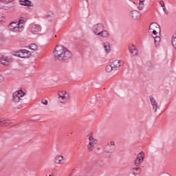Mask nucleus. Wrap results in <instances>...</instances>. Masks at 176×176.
<instances>
[{
    "instance_id": "nucleus-8",
    "label": "nucleus",
    "mask_w": 176,
    "mask_h": 176,
    "mask_svg": "<svg viewBox=\"0 0 176 176\" xmlns=\"http://www.w3.org/2000/svg\"><path fill=\"white\" fill-rule=\"evenodd\" d=\"M19 3L22 6H28V9H34V3L30 0H19Z\"/></svg>"
},
{
    "instance_id": "nucleus-17",
    "label": "nucleus",
    "mask_w": 176,
    "mask_h": 176,
    "mask_svg": "<svg viewBox=\"0 0 176 176\" xmlns=\"http://www.w3.org/2000/svg\"><path fill=\"white\" fill-rule=\"evenodd\" d=\"M12 58H2L1 59V63L3 65H5L6 67H8L10 63H12Z\"/></svg>"
},
{
    "instance_id": "nucleus-4",
    "label": "nucleus",
    "mask_w": 176,
    "mask_h": 176,
    "mask_svg": "<svg viewBox=\"0 0 176 176\" xmlns=\"http://www.w3.org/2000/svg\"><path fill=\"white\" fill-rule=\"evenodd\" d=\"M89 143L87 145V149L89 152H93V150L94 149V146H96V144L98 143V140L93 138V133H90V135L89 137Z\"/></svg>"
},
{
    "instance_id": "nucleus-20",
    "label": "nucleus",
    "mask_w": 176,
    "mask_h": 176,
    "mask_svg": "<svg viewBox=\"0 0 176 176\" xmlns=\"http://www.w3.org/2000/svg\"><path fill=\"white\" fill-rule=\"evenodd\" d=\"M63 159H64V156L56 155L55 157L54 162L56 164H61Z\"/></svg>"
},
{
    "instance_id": "nucleus-30",
    "label": "nucleus",
    "mask_w": 176,
    "mask_h": 176,
    "mask_svg": "<svg viewBox=\"0 0 176 176\" xmlns=\"http://www.w3.org/2000/svg\"><path fill=\"white\" fill-rule=\"evenodd\" d=\"M14 0H4V6H8V3H10L11 2H13Z\"/></svg>"
},
{
    "instance_id": "nucleus-12",
    "label": "nucleus",
    "mask_w": 176,
    "mask_h": 176,
    "mask_svg": "<svg viewBox=\"0 0 176 176\" xmlns=\"http://www.w3.org/2000/svg\"><path fill=\"white\" fill-rule=\"evenodd\" d=\"M151 104L153 107V109L155 112H157V109H159V106H157V102L153 98L152 96H150Z\"/></svg>"
},
{
    "instance_id": "nucleus-10",
    "label": "nucleus",
    "mask_w": 176,
    "mask_h": 176,
    "mask_svg": "<svg viewBox=\"0 0 176 176\" xmlns=\"http://www.w3.org/2000/svg\"><path fill=\"white\" fill-rule=\"evenodd\" d=\"M151 32L154 36H153L155 46H157L160 43V36H157V32L156 30H151Z\"/></svg>"
},
{
    "instance_id": "nucleus-11",
    "label": "nucleus",
    "mask_w": 176,
    "mask_h": 176,
    "mask_svg": "<svg viewBox=\"0 0 176 176\" xmlns=\"http://www.w3.org/2000/svg\"><path fill=\"white\" fill-rule=\"evenodd\" d=\"M129 53L132 54L133 57L138 54V50H137V48L135 47V45L133 44L129 46Z\"/></svg>"
},
{
    "instance_id": "nucleus-9",
    "label": "nucleus",
    "mask_w": 176,
    "mask_h": 176,
    "mask_svg": "<svg viewBox=\"0 0 176 176\" xmlns=\"http://www.w3.org/2000/svg\"><path fill=\"white\" fill-rule=\"evenodd\" d=\"M130 16L133 20H140L141 19V14L137 10H133L130 12Z\"/></svg>"
},
{
    "instance_id": "nucleus-26",
    "label": "nucleus",
    "mask_w": 176,
    "mask_h": 176,
    "mask_svg": "<svg viewBox=\"0 0 176 176\" xmlns=\"http://www.w3.org/2000/svg\"><path fill=\"white\" fill-rule=\"evenodd\" d=\"M105 70L107 71V72H111L112 71H113V67H112V65H107L105 67Z\"/></svg>"
},
{
    "instance_id": "nucleus-21",
    "label": "nucleus",
    "mask_w": 176,
    "mask_h": 176,
    "mask_svg": "<svg viewBox=\"0 0 176 176\" xmlns=\"http://www.w3.org/2000/svg\"><path fill=\"white\" fill-rule=\"evenodd\" d=\"M103 45L106 53H109L111 52V44H109L108 42H106L103 43Z\"/></svg>"
},
{
    "instance_id": "nucleus-25",
    "label": "nucleus",
    "mask_w": 176,
    "mask_h": 176,
    "mask_svg": "<svg viewBox=\"0 0 176 176\" xmlns=\"http://www.w3.org/2000/svg\"><path fill=\"white\" fill-rule=\"evenodd\" d=\"M21 50L19 51H13L12 52V56H15L16 57H20L21 58Z\"/></svg>"
},
{
    "instance_id": "nucleus-38",
    "label": "nucleus",
    "mask_w": 176,
    "mask_h": 176,
    "mask_svg": "<svg viewBox=\"0 0 176 176\" xmlns=\"http://www.w3.org/2000/svg\"><path fill=\"white\" fill-rule=\"evenodd\" d=\"M74 171H75V168H74V169L71 171V173H70V174L69 175V176H72V174H74Z\"/></svg>"
},
{
    "instance_id": "nucleus-2",
    "label": "nucleus",
    "mask_w": 176,
    "mask_h": 176,
    "mask_svg": "<svg viewBox=\"0 0 176 176\" xmlns=\"http://www.w3.org/2000/svg\"><path fill=\"white\" fill-rule=\"evenodd\" d=\"M144 157L145 154L144 153V151H141L138 154L137 157L134 161L135 167L132 168V173L133 175H138V174L141 173V168H140V166L141 165V163L144 162Z\"/></svg>"
},
{
    "instance_id": "nucleus-7",
    "label": "nucleus",
    "mask_w": 176,
    "mask_h": 176,
    "mask_svg": "<svg viewBox=\"0 0 176 176\" xmlns=\"http://www.w3.org/2000/svg\"><path fill=\"white\" fill-rule=\"evenodd\" d=\"M23 16H21L19 20L18 25L19 26V25L16 26L19 28L18 32H20V31H21L23 28H24V23H23V21H25L27 20V17H28L27 14H23Z\"/></svg>"
},
{
    "instance_id": "nucleus-36",
    "label": "nucleus",
    "mask_w": 176,
    "mask_h": 176,
    "mask_svg": "<svg viewBox=\"0 0 176 176\" xmlns=\"http://www.w3.org/2000/svg\"><path fill=\"white\" fill-rule=\"evenodd\" d=\"M6 123L8 126V124H12V122H10V120H6Z\"/></svg>"
},
{
    "instance_id": "nucleus-23",
    "label": "nucleus",
    "mask_w": 176,
    "mask_h": 176,
    "mask_svg": "<svg viewBox=\"0 0 176 176\" xmlns=\"http://www.w3.org/2000/svg\"><path fill=\"white\" fill-rule=\"evenodd\" d=\"M98 36H102V38H108L109 36V33L107 30H102L100 32V34L98 35Z\"/></svg>"
},
{
    "instance_id": "nucleus-22",
    "label": "nucleus",
    "mask_w": 176,
    "mask_h": 176,
    "mask_svg": "<svg viewBox=\"0 0 176 176\" xmlns=\"http://www.w3.org/2000/svg\"><path fill=\"white\" fill-rule=\"evenodd\" d=\"M47 19L48 21H52L54 19V14L52 12H48L46 14Z\"/></svg>"
},
{
    "instance_id": "nucleus-19",
    "label": "nucleus",
    "mask_w": 176,
    "mask_h": 176,
    "mask_svg": "<svg viewBox=\"0 0 176 176\" xmlns=\"http://www.w3.org/2000/svg\"><path fill=\"white\" fill-rule=\"evenodd\" d=\"M0 9L2 10H9L10 6H5V0H0Z\"/></svg>"
},
{
    "instance_id": "nucleus-16",
    "label": "nucleus",
    "mask_w": 176,
    "mask_h": 176,
    "mask_svg": "<svg viewBox=\"0 0 176 176\" xmlns=\"http://www.w3.org/2000/svg\"><path fill=\"white\" fill-rule=\"evenodd\" d=\"M41 30V25H32L31 27V32H32V34H39Z\"/></svg>"
},
{
    "instance_id": "nucleus-5",
    "label": "nucleus",
    "mask_w": 176,
    "mask_h": 176,
    "mask_svg": "<svg viewBox=\"0 0 176 176\" xmlns=\"http://www.w3.org/2000/svg\"><path fill=\"white\" fill-rule=\"evenodd\" d=\"M25 96V93L23 91V89H20L16 91L12 94L13 101L14 102H20L21 101V98Z\"/></svg>"
},
{
    "instance_id": "nucleus-32",
    "label": "nucleus",
    "mask_w": 176,
    "mask_h": 176,
    "mask_svg": "<svg viewBox=\"0 0 176 176\" xmlns=\"http://www.w3.org/2000/svg\"><path fill=\"white\" fill-rule=\"evenodd\" d=\"M41 103H43V105H47V104H49V102H47V100L42 99L41 100Z\"/></svg>"
},
{
    "instance_id": "nucleus-29",
    "label": "nucleus",
    "mask_w": 176,
    "mask_h": 176,
    "mask_svg": "<svg viewBox=\"0 0 176 176\" xmlns=\"http://www.w3.org/2000/svg\"><path fill=\"white\" fill-rule=\"evenodd\" d=\"M144 7H145V3H139V6L138 7V9H139V10H144Z\"/></svg>"
},
{
    "instance_id": "nucleus-39",
    "label": "nucleus",
    "mask_w": 176,
    "mask_h": 176,
    "mask_svg": "<svg viewBox=\"0 0 176 176\" xmlns=\"http://www.w3.org/2000/svg\"><path fill=\"white\" fill-rule=\"evenodd\" d=\"M145 0H139V3H144Z\"/></svg>"
},
{
    "instance_id": "nucleus-40",
    "label": "nucleus",
    "mask_w": 176,
    "mask_h": 176,
    "mask_svg": "<svg viewBox=\"0 0 176 176\" xmlns=\"http://www.w3.org/2000/svg\"><path fill=\"white\" fill-rule=\"evenodd\" d=\"M23 108V105L20 104L18 106V109H21Z\"/></svg>"
},
{
    "instance_id": "nucleus-35",
    "label": "nucleus",
    "mask_w": 176,
    "mask_h": 176,
    "mask_svg": "<svg viewBox=\"0 0 176 176\" xmlns=\"http://www.w3.org/2000/svg\"><path fill=\"white\" fill-rule=\"evenodd\" d=\"M3 80H5V78L2 75H0V83H2Z\"/></svg>"
},
{
    "instance_id": "nucleus-6",
    "label": "nucleus",
    "mask_w": 176,
    "mask_h": 176,
    "mask_svg": "<svg viewBox=\"0 0 176 176\" xmlns=\"http://www.w3.org/2000/svg\"><path fill=\"white\" fill-rule=\"evenodd\" d=\"M104 30V25L102 23H98L93 27V31L96 35H100V32Z\"/></svg>"
},
{
    "instance_id": "nucleus-31",
    "label": "nucleus",
    "mask_w": 176,
    "mask_h": 176,
    "mask_svg": "<svg viewBox=\"0 0 176 176\" xmlns=\"http://www.w3.org/2000/svg\"><path fill=\"white\" fill-rule=\"evenodd\" d=\"M5 20V15L3 13L0 12V23H2Z\"/></svg>"
},
{
    "instance_id": "nucleus-41",
    "label": "nucleus",
    "mask_w": 176,
    "mask_h": 176,
    "mask_svg": "<svg viewBox=\"0 0 176 176\" xmlns=\"http://www.w3.org/2000/svg\"><path fill=\"white\" fill-rule=\"evenodd\" d=\"M49 176H53V175H52V174H51V175H50Z\"/></svg>"
},
{
    "instance_id": "nucleus-3",
    "label": "nucleus",
    "mask_w": 176,
    "mask_h": 176,
    "mask_svg": "<svg viewBox=\"0 0 176 176\" xmlns=\"http://www.w3.org/2000/svg\"><path fill=\"white\" fill-rule=\"evenodd\" d=\"M58 100L61 104H65V102H67V101L70 98L69 94H68L67 91H59L58 93Z\"/></svg>"
},
{
    "instance_id": "nucleus-14",
    "label": "nucleus",
    "mask_w": 176,
    "mask_h": 176,
    "mask_svg": "<svg viewBox=\"0 0 176 176\" xmlns=\"http://www.w3.org/2000/svg\"><path fill=\"white\" fill-rule=\"evenodd\" d=\"M111 67H113V71H118L119 68H120L121 62L120 60H113L111 63Z\"/></svg>"
},
{
    "instance_id": "nucleus-34",
    "label": "nucleus",
    "mask_w": 176,
    "mask_h": 176,
    "mask_svg": "<svg viewBox=\"0 0 176 176\" xmlns=\"http://www.w3.org/2000/svg\"><path fill=\"white\" fill-rule=\"evenodd\" d=\"M163 11L164 12L165 14H168V10L166 8V6L162 7Z\"/></svg>"
},
{
    "instance_id": "nucleus-42",
    "label": "nucleus",
    "mask_w": 176,
    "mask_h": 176,
    "mask_svg": "<svg viewBox=\"0 0 176 176\" xmlns=\"http://www.w3.org/2000/svg\"><path fill=\"white\" fill-rule=\"evenodd\" d=\"M87 2V0H85Z\"/></svg>"
},
{
    "instance_id": "nucleus-27",
    "label": "nucleus",
    "mask_w": 176,
    "mask_h": 176,
    "mask_svg": "<svg viewBox=\"0 0 176 176\" xmlns=\"http://www.w3.org/2000/svg\"><path fill=\"white\" fill-rule=\"evenodd\" d=\"M0 126H1V127H5L6 126H8L6 124V120H4L3 118H0Z\"/></svg>"
},
{
    "instance_id": "nucleus-24",
    "label": "nucleus",
    "mask_w": 176,
    "mask_h": 176,
    "mask_svg": "<svg viewBox=\"0 0 176 176\" xmlns=\"http://www.w3.org/2000/svg\"><path fill=\"white\" fill-rule=\"evenodd\" d=\"M30 50H33L34 52H36V50H38V45L35 43H32L29 46Z\"/></svg>"
},
{
    "instance_id": "nucleus-37",
    "label": "nucleus",
    "mask_w": 176,
    "mask_h": 176,
    "mask_svg": "<svg viewBox=\"0 0 176 176\" xmlns=\"http://www.w3.org/2000/svg\"><path fill=\"white\" fill-rule=\"evenodd\" d=\"M108 146H111V145H115V142H110L109 143H108Z\"/></svg>"
},
{
    "instance_id": "nucleus-43",
    "label": "nucleus",
    "mask_w": 176,
    "mask_h": 176,
    "mask_svg": "<svg viewBox=\"0 0 176 176\" xmlns=\"http://www.w3.org/2000/svg\"><path fill=\"white\" fill-rule=\"evenodd\" d=\"M175 34H176V32H175Z\"/></svg>"
},
{
    "instance_id": "nucleus-1",
    "label": "nucleus",
    "mask_w": 176,
    "mask_h": 176,
    "mask_svg": "<svg viewBox=\"0 0 176 176\" xmlns=\"http://www.w3.org/2000/svg\"><path fill=\"white\" fill-rule=\"evenodd\" d=\"M54 57L55 61H68L72 58V53L61 45H56L54 50Z\"/></svg>"
},
{
    "instance_id": "nucleus-33",
    "label": "nucleus",
    "mask_w": 176,
    "mask_h": 176,
    "mask_svg": "<svg viewBox=\"0 0 176 176\" xmlns=\"http://www.w3.org/2000/svg\"><path fill=\"white\" fill-rule=\"evenodd\" d=\"M160 5L161 6L162 8H164V6H166L164 5V1H163V0L160 1Z\"/></svg>"
},
{
    "instance_id": "nucleus-15",
    "label": "nucleus",
    "mask_w": 176,
    "mask_h": 176,
    "mask_svg": "<svg viewBox=\"0 0 176 176\" xmlns=\"http://www.w3.org/2000/svg\"><path fill=\"white\" fill-rule=\"evenodd\" d=\"M9 27L10 30L14 31V32H19V27H20V25H18L17 22H12L11 23H10Z\"/></svg>"
},
{
    "instance_id": "nucleus-18",
    "label": "nucleus",
    "mask_w": 176,
    "mask_h": 176,
    "mask_svg": "<svg viewBox=\"0 0 176 176\" xmlns=\"http://www.w3.org/2000/svg\"><path fill=\"white\" fill-rule=\"evenodd\" d=\"M160 28V26L159 25V24H157L156 23H153L150 25V26L148 28V31H149V32H152V31L159 30Z\"/></svg>"
},
{
    "instance_id": "nucleus-13",
    "label": "nucleus",
    "mask_w": 176,
    "mask_h": 176,
    "mask_svg": "<svg viewBox=\"0 0 176 176\" xmlns=\"http://www.w3.org/2000/svg\"><path fill=\"white\" fill-rule=\"evenodd\" d=\"M31 57V52L27 50H21V58H28Z\"/></svg>"
},
{
    "instance_id": "nucleus-28",
    "label": "nucleus",
    "mask_w": 176,
    "mask_h": 176,
    "mask_svg": "<svg viewBox=\"0 0 176 176\" xmlns=\"http://www.w3.org/2000/svg\"><path fill=\"white\" fill-rule=\"evenodd\" d=\"M172 45L176 49V33L172 37Z\"/></svg>"
}]
</instances>
